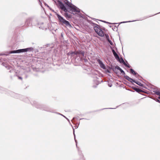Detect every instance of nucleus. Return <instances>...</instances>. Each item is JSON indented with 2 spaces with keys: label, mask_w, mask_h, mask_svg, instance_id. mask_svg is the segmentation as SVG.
Wrapping results in <instances>:
<instances>
[{
  "label": "nucleus",
  "mask_w": 160,
  "mask_h": 160,
  "mask_svg": "<svg viewBox=\"0 0 160 160\" xmlns=\"http://www.w3.org/2000/svg\"><path fill=\"white\" fill-rule=\"evenodd\" d=\"M92 26L95 32L99 36L102 37L104 36V33L99 25L92 23Z\"/></svg>",
  "instance_id": "nucleus-1"
},
{
  "label": "nucleus",
  "mask_w": 160,
  "mask_h": 160,
  "mask_svg": "<svg viewBox=\"0 0 160 160\" xmlns=\"http://www.w3.org/2000/svg\"><path fill=\"white\" fill-rule=\"evenodd\" d=\"M0 56H1L2 57L0 58V61L2 62V60L4 61V62L2 63V64L3 66L6 68L7 69H9L10 67L9 65V62L8 61V63L6 62V59L7 58V55L4 54H0Z\"/></svg>",
  "instance_id": "nucleus-2"
},
{
  "label": "nucleus",
  "mask_w": 160,
  "mask_h": 160,
  "mask_svg": "<svg viewBox=\"0 0 160 160\" xmlns=\"http://www.w3.org/2000/svg\"><path fill=\"white\" fill-rule=\"evenodd\" d=\"M65 3L68 6L70 7V12L71 13L74 14H76V12H79L80 10L79 8H77L76 7L73 5H72L68 2L67 1Z\"/></svg>",
  "instance_id": "nucleus-3"
},
{
  "label": "nucleus",
  "mask_w": 160,
  "mask_h": 160,
  "mask_svg": "<svg viewBox=\"0 0 160 160\" xmlns=\"http://www.w3.org/2000/svg\"><path fill=\"white\" fill-rule=\"evenodd\" d=\"M37 23V26L39 28L42 29H47V26L46 24L44 23L42 21H35Z\"/></svg>",
  "instance_id": "nucleus-4"
},
{
  "label": "nucleus",
  "mask_w": 160,
  "mask_h": 160,
  "mask_svg": "<svg viewBox=\"0 0 160 160\" xmlns=\"http://www.w3.org/2000/svg\"><path fill=\"white\" fill-rule=\"evenodd\" d=\"M77 51L69 52L68 53V57L72 58L73 59H75L77 58L78 57Z\"/></svg>",
  "instance_id": "nucleus-5"
},
{
  "label": "nucleus",
  "mask_w": 160,
  "mask_h": 160,
  "mask_svg": "<svg viewBox=\"0 0 160 160\" xmlns=\"http://www.w3.org/2000/svg\"><path fill=\"white\" fill-rule=\"evenodd\" d=\"M33 49V48L31 47L24 49H20L18 50V53L27 52L28 51H31Z\"/></svg>",
  "instance_id": "nucleus-6"
},
{
  "label": "nucleus",
  "mask_w": 160,
  "mask_h": 160,
  "mask_svg": "<svg viewBox=\"0 0 160 160\" xmlns=\"http://www.w3.org/2000/svg\"><path fill=\"white\" fill-rule=\"evenodd\" d=\"M100 21L104 23L109 24L108 26L110 28L112 27V28L113 30H114V29H115L116 28H117V26L116 25H114L115 24H117V23H110L108 22H106L105 21Z\"/></svg>",
  "instance_id": "nucleus-7"
},
{
  "label": "nucleus",
  "mask_w": 160,
  "mask_h": 160,
  "mask_svg": "<svg viewBox=\"0 0 160 160\" xmlns=\"http://www.w3.org/2000/svg\"><path fill=\"white\" fill-rule=\"evenodd\" d=\"M58 5L60 8L62 10H63L65 12H67V9L65 8L64 5L60 1H58Z\"/></svg>",
  "instance_id": "nucleus-8"
},
{
  "label": "nucleus",
  "mask_w": 160,
  "mask_h": 160,
  "mask_svg": "<svg viewBox=\"0 0 160 160\" xmlns=\"http://www.w3.org/2000/svg\"><path fill=\"white\" fill-rule=\"evenodd\" d=\"M97 62L101 68H103V69H106V67L105 66V65L100 59H98L97 60Z\"/></svg>",
  "instance_id": "nucleus-9"
},
{
  "label": "nucleus",
  "mask_w": 160,
  "mask_h": 160,
  "mask_svg": "<svg viewBox=\"0 0 160 160\" xmlns=\"http://www.w3.org/2000/svg\"><path fill=\"white\" fill-rule=\"evenodd\" d=\"M112 52L113 53V54L115 58L117 60H119V56H118V54L116 53V52L113 49H112Z\"/></svg>",
  "instance_id": "nucleus-10"
},
{
  "label": "nucleus",
  "mask_w": 160,
  "mask_h": 160,
  "mask_svg": "<svg viewBox=\"0 0 160 160\" xmlns=\"http://www.w3.org/2000/svg\"><path fill=\"white\" fill-rule=\"evenodd\" d=\"M125 78L131 82H135V80L130 78L129 76L126 75L124 76Z\"/></svg>",
  "instance_id": "nucleus-11"
},
{
  "label": "nucleus",
  "mask_w": 160,
  "mask_h": 160,
  "mask_svg": "<svg viewBox=\"0 0 160 160\" xmlns=\"http://www.w3.org/2000/svg\"><path fill=\"white\" fill-rule=\"evenodd\" d=\"M78 53V57H79V58H80L81 57H82L84 56V52L82 51H77Z\"/></svg>",
  "instance_id": "nucleus-12"
},
{
  "label": "nucleus",
  "mask_w": 160,
  "mask_h": 160,
  "mask_svg": "<svg viewBox=\"0 0 160 160\" xmlns=\"http://www.w3.org/2000/svg\"><path fill=\"white\" fill-rule=\"evenodd\" d=\"M63 23L65 24L67 26L71 27V25L68 21H62Z\"/></svg>",
  "instance_id": "nucleus-13"
},
{
  "label": "nucleus",
  "mask_w": 160,
  "mask_h": 160,
  "mask_svg": "<svg viewBox=\"0 0 160 160\" xmlns=\"http://www.w3.org/2000/svg\"><path fill=\"white\" fill-rule=\"evenodd\" d=\"M130 72H131V73H132V74H133L134 75H136V77H137L138 76H139L138 74V73H137V72H136L132 69H130Z\"/></svg>",
  "instance_id": "nucleus-14"
},
{
  "label": "nucleus",
  "mask_w": 160,
  "mask_h": 160,
  "mask_svg": "<svg viewBox=\"0 0 160 160\" xmlns=\"http://www.w3.org/2000/svg\"><path fill=\"white\" fill-rule=\"evenodd\" d=\"M132 88L136 91L138 92H142L143 91L142 90L139 89L138 88Z\"/></svg>",
  "instance_id": "nucleus-15"
},
{
  "label": "nucleus",
  "mask_w": 160,
  "mask_h": 160,
  "mask_svg": "<svg viewBox=\"0 0 160 160\" xmlns=\"http://www.w3.org/2000/svg\"><path fill=\"white\" fill-rule=\"evenodd\" d=\"M118 60L120 62L122 63L124 65H127V64L126 63L122 58H121L120 59H119V60Z\"/></svg>",
  "instance_id": "nucleus-16"
},
{
  "label": "nucleus",
  "mask_w": 160,
  "mask_h": 160,
  "mask_svg": "<svg viewBox=\"0 0 160 160\" xmlns=\"http://www.w3.org/2000/svg\"><path fill=\"white\" fill-rule=\"evenodd\" d=\"M134 82L140 86L142 87L143 86V84H142L141 82H139L136 81H135V82Z\"/></svg>",
  "instance_id": "nucleus-17"
},
{
  "label": "nucleus",
  "mask_w": 160,
  "mask_h": 160,
  "mask_svg": "<svg viewBox=\"0 0 160 160\" xmlns=\"http://www.w3.org/2000/svg\"><path fill=\"white\" fill-rule=\"evenodd\" d=\"M57 17L58 18L59 20H65L62 17H61V16L59 15L58 14H57Z\"/></svg>",
  "instance_id": "nucleus-18"
},
{
  "label": "nucleus",
  "mask_w": 160,
  "mask_h": 160,
  "mask_svg": "<svg viewBox=\"0 0 160 160\" xmlns=\"http://www.w3.org/2000/svg\"><path fill=\"white\" fill-rule=\"evenodd\" d=\"M18 53V50L11 51V53Z\"/></svg>",
  "instance_id": "nucleus-19"
},
{
  "label": "nucleus",
  "mask_w": 160,
  "mask_h": 160,
  "mask_svg": "<svg viewBox=\"0 0 160 160\" xmlns=\"http://www.w3.org/2000/svg\"><path fill=\"white\" fill-rule=\"evenodd\" d=\"M65 16L66 17L67 19L70 18V16L68 13L66 14Z\"/></svg>",
  "instance_id": "nucleus-20"
},
{
  "label": "nucleus",
  "mask_w": 160,
  "mask_h": 160,
  "mask_svg": "<svg viewBox=\"0 0 160 160\" xmlns=\"http://www.w3.org/2000/svg\"><path fill=\"white\" fill-rule=\"evenodd\" d=\"M119 71L121 72V73H122V74L123 75H125V74L124 71L121 68Z\"/></svg>",
  "instance_id": "nucleus-21"
},
{
  "label": "nucleus",
  "mask_w": 160,
  "mask_h": 160,
  "mask_svg": "<svg viewBox=\"0 0 160 160\" xmlns=\"http://www.w3.org/2000/svg\"><path fill=\"white\" fill-rule=\"evenodd\" d=\"M135 21L133 20V21H128L123 22H121L120 23H119V24L122 23H124L127 22H132V21Z\"/></svg>",
  "instance_id": "nucleus-22"
},
{
  "label": "nucleus",
  "mask_w": 160,
  "mask_h": 160,
  "mask_svg": "<svg viewBox=\"0 0 160 160\" xmlns=\"http://www.w3.org/2000/svg\"><path fill=\"white\" fill-rule=\"evenodd\" d=\"M155 93L158 95H160V92L158 91H156L155 92Z\"/></svg>",
  "instance_id": "nucleus-23"
},
{
  "label": "nucleus",
  "mask_w": 160,
  "mask_h": 160,
  "mask_svg": "<svg viewBox=\"0 0 160 160\" xmlns=\"http://www.w3.org/2000/svg\"><path fill=\"white\" fill-rule=\"evenodd\" d=\"M73 134H74V139H75V142H76V146H77V142L76 140H75V134H74V129L73 128Z\"/></svg>",
  "instance_id": "nucleus-24"
},
{
  "label": "nucleus",
  "mask_w": 160,
  "mask_h": 160,
  "mask_svg": "<svg viewBox=\"0 0 160 160\" xmlns=\"http://www.w3.org/2000/svg\"><path fill=\"white\" fill-rule=\"evenodd\" d=\"M121 68H120L118 66H117L115 67V69H117L118 70H119L121 69Z\"/></svg>",
  "instance_id": "nucleus-25"
},
{
  "label": "nucleus",
  "mask_w": 160,
  "mask_h": 160,
  "mask_svg": "<svg viewBox=\"0 0 160 160\" xmlns=\"http://www.w3.org/2000/svg\"><path fill=\"white\" fill-rule=\"evenodd\" d=\"M59 114L61 115L63 117H64L65 118H66L68 120V122H70L69 121V119H68V118H67L66 117H65V116H63V115L61 114Z\"/></svg>",
  "instance_id": "nucleus-26"
},
{
  "label": "nucleus",
  "mask_w": 160,
  "mask_h": 160,
  "mask_svg": "<svg viewBox=\"0 0 160 160\" xmlns=\"http://www.w3.org/2000/svg\"><path fill=\"white\" fill-rule=\"evenodd\" d=\"M59 114L61 115L63 117H64L65 118H66L68 120V122H70L69 121V119H68V118H67L66 117H65V116H63V115L61 114Z\"/></svg>",
  "instance_id": "nucleus-27"
},
{
  "label": "nucleus",
  "mask_w": 160,
  "mask_h": 160,
  "mask_svg": "<svg viewBox=\"0 0 160 160\" xmlns=\"http://www.w3.org/2000/svg\"><path fill=\"white\" fill-rule=\"evenodd\" d=\"M126 67H127L128 68H130L131 67V66L128 64V65L127 64V65H125Z\"/></svg>",
  "instance_id": "nucleus-28"
},
{
  "label": "nucleus",
  "mask_w": 160,
  "mask_h": 160,
  "mask_svg": "<svg viewBox=\"0 0 160 160\" xmlns=\"http://www.w3.org/2000/svg\"><path fill=\"white\" fill-rule=\"evenodd\" d=\"M109 42L110 43L111 45H112V42L110 40H108Z\"/></svg>",
  "instance_id": "nucleus-29"
},
{
  "label": "nucleus",
  "mask_w": 160,
  "mask_h": 160,
  "mask_svg": "<svg viewBox=\"0 0 160 160\" xmlns=\"http://www.w3.org/2000/svg\"><path fill=\"white\" fill-rule=\"evenodd\" d=\"M35 107H36L37 108H40V107H38V105H35V104H34V105Z\"/></svg>",
  "instance_id": "nucleus-30"
},
{
  "label": "nucleus",
  "mask_w": 160,
  "mask_h": 160,
  "mask_svg": "<svg viewBox=\"0 0 160 160\" xmlns=\"http://www.w3.org/2000/svg\"><path fill=\"white\" fill-rule=\"evenodd\" d=\"M112 84H108V86H109V87H112Z\"/></svg>",
  "instance_id": "nucleus-31"
},
{
  "label": "nucleus",
  "mask_w": 160,
  "mask_h": 160,
  "mask_svg": "<svg viewBox=\"0 0 160 160\" xmlns=\"http://www.w3.org/2000/svg\"><path fill=\"white\" fill-rule=\"evenodd\" d=\"M18 78L19 79H22V78L21 77H18Z\"/></svg>",
  "instance_id": "nucleus-32"
},
{
  "label": "nucleus",
  "mask_w": 160,
  "mask_h": 160,
  "mask_svg": "<svg viewBox=\"0 0 160 160\" xmlns=\"http://www.w3.org/2000/svg\"><path fill=\"white\" fill-rule=\"evenodd\" d=\"M2 88L0 87V92H1V90H2Z\"/></svg>",
  "instance_id": "nucleus-33"
},
{
  "label": "nucleus",
  "mask_w": 160,
  "mask_h": 160,
  "mask_svg": "<svg viewBox=\"0 0 160 160\" xmlns=\"http://www.w3.org/2000/svg\"><path fill=\"white\" fill-rule=\"evenodd\" d=\"M159 96L158 98L159 99H160V95H159Z\"/></svg>",
  "instance_id": "nucleus-34"
},
{
  "label": "nucleus",
  "mask_w": 160,
  "mask_h": 160,
  "mask_svg": "<svg viewBox=\"0 0 160 160\" xmlns=\"http://www.w3.org/2000/svg\"><path fill=\"white\" fill-rule=\"evenodd\" d=\"M54 24H55V25H56L57 24L56 23H54Z\"/></svg>",
  "instance_id": "nucleus-35"
},
{
  "label": "nucleus",
  "mask_w": 160,
  "mask_h": 160,
  "mask_svg": "<svg viewBox=\"0 0 160 160\" xmlns=\"http://www.w3.org/2000/svg\"><path fill=\"white\" fill-rule=\"evenodd\" d=\"M105 36H106L107 37V35H105ZM107 36L108 37V35H107Z\"/></svg>",
  "instance_id": "nucleus-36"
},
{
  "label": "nucleus",
  "mask_w": 160,
  "mask_h": 160,
  "mask_svg": "<svg viewBox=\"0 0 160 160\" xmlns=\"http://www.w3.org/2000/svg\"><path fill=\"white\" fill-rule=\"evenodd\" d=\"M75 128H78V127H77V126H76V127H75Z\"/></svg>",
  "instance_id": "nucleus-37"
},
{
  "label": "nucleus",
  "mask_w": 160,
  "mask_h": 160,
  "mask_svg": "<svg viewBox=\"0 0 160 160\" xmlns=\"http://www.w3.org/2000/svg\"><path fill=\"white\" fill-rule=\"evenodd\" d=\"M107 72H109V70H108Z\"/></svg>",
  "instance_id": "nucleus-38"
},
{
  "label": "nucleus",
  "mask_w": 160,
  "mask_h": 160,
  "mask_svg": "<svg viewBox=\"0 0 160 160\" xmlns=\"http://www.w3.org/2000/svg\"><path fill=\"white\" fill-rule=\"evenodd\" d=\"M157 101H158V102H159V100H158V99L157 100Z\"/></svg>",
  "instance_id": "nucleus-39"
},
{
  "label": "nucleus",
  "mask_w": 160,
  "mask_h": 160,
  "mask_svg": "<svg viewBox=\"0 0 160 160\" xmlns=\"http://www.w3.org/2000/svg\"><path fill=\"white\" fill-rule=\"evenodd\" d=\"M96 20H99V19H96Z\"/></svg>",
  "instance_id": "nucleus-40"
},
{
  "label": "nucleus",
  "mask_w": 160,
  "mask_h": 160,
  "mask_svg": "<svg viewBox=\"0 0 160 160\" xmlns=\"http://www.w3.org/2000/svg\"><path fill=\"white\" fill-rule=\"evenodd\" d=\"M47 7H49L48 6V5H47Z\"/></svg>",
  "instance_id": "nucleus-41"
},
{
  "label": "nucleus",
  "mask_w": 160,
  "mask_h": 160,
  "mask_svg": "<svg viewBox=\"0 0 160 160\" xmlns=\"http://www.w3.org/2000/svg\"><path fill=\"white\" fill-rule=\"evenodd\" d=\"M61 36H62V34H61Z\"/></svg>",
  "instance_id": "nucleus-42"
}]
</instances>
